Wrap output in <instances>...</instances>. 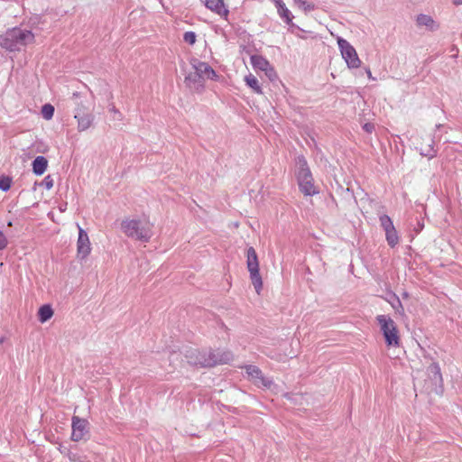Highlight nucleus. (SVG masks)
<instances>
[{
  "instance_id": "nucleus-1",
  "label": "nucleus",
  "mask_w": 462,
  "mask_h": 462,
  "mask_svg": "<svg viewBox=\"0 0 462 462\" xmlns=\"http://www.w3.org/2000/svg\"><path fill=\"white\" fill-rule=\"evenodd\" d=\"M188 362L191 365L201 366H214L220 364H226L233 360V354L229 351L208 350L199 352L190 350L186 355Z\"/></svg>"
},
{
  "instance_id": "nucleus-2",
  "label": "nucleus",
  "mask_w": 462,
  "mask_h": 462,
  "mask_svg": "<svg viewBox=\"0 0 462 462\" xmlns=\"http://www.w3.org/2000/svg\"><path fill=\"white\" fill-rule=\"evenodd\" d=\"M34 42V34L28 30L13 28L0 36V45L10 51H18L22 46L31 44Z\"/></svg>"
},
{
  "instance_id": "nucleus-3",
  "label": "nucleus",
  "mask_w": 462,
  "mask_h": 462,
  "mask_svg": "<svg viewBox=\"0 0 462 462\" xmlns=\"http://www.w3.org/2000/svg\"><path fill=\"white\" fill-rule=\"evenodd\" d=\"M121 228L128 237L142 242H148L152 236V224L148 220L125 219Z\"/></svg>"
},
{
  "instance_id": "nucleus-4",
  "label": "nucleus",
  "mask_w": 462,
  "mask_h": 462,
  "mask_svg": "<svg viewBox=\"0 0 462 462\" xmlns=\"http://www.w3.org/2000/svg\"><path fill=\"white\" fill-rule=\"evenodd\" d=\"M298 166V182L302 193L306 196H312L318 193L316 187L313 184V179L310 169L307 166V162L304 157L300 156L297 158Z\"/></svg>"
},
{
  "instance_id": "nucleus-5",
  "label": "nucleus",
  "mask_w": 462,
  "mask_h": 462,
  "mask_svg": "<svg viewBox=\"0 0 462 462\" xmlns=\"http://www.w3.org/2000/svg\"><path fill=\"white\" fill-rule=\"evenodd\" d=\"M376 320L380 329L384 337L388 346H398L400 345V337L397 326L393 319L386 315H378Z\"/></svg>"
},
{
  "instance_id": "nucleus-6",
  "label": "nucleus",
  "mask_w": 462,
  "mask_h": 462,
  "mask_svg": "<svg viewBox=\"0 0 462 462\" xmlns=\"http://www.w3.org/2000/svg\"><path fill=\"white\" fill-rule=\"evenodd\" d=\"M428 378L424 382V391L428 393H436L438 395L443 393V380L440 368L438 364L432 363L427 369Z\"/></svg>"
},
{
  "instance_id": "nucleus-7",
  "label": "nucleus",
  "mask_w": 462,
  "mask_h": 462,
  "mask_svg": "<svg viewBox=\"0 0 462 462\" xmlns=\"http://www.w3.org/2000/svg\"><path fill=\"white\" fill-rule=\"evenodd\" d=\"M246 258L247 269L250 273L252 283L256 292L259 294L263 287V281L259 273V262L257 254L254 247H249L247 249Z\"/></svg>"
},
{
  "instance_id": "nucleus-8",
  "label": "nucleus",
  "mask_w": 462,
  "mask_h": 462,
  "mask_svg": "<svg viewBox=\"0 0 462 462\" xmlns=\"http://www.w3.org/2000/svg\"><path fill=\"white\" fill-rule=\"evenodd\" d=\"M337 44L341 51L343 59L346 60L348 68L356 69L361 65V60L358 58L355 48L345 39L338 38Z\"/></svg>"
},
{
  "instance_id": "nucleus-9",
  "label": "nucleus",
  "mask_w": 462,
  "mask_h": 462,
  "mask_svg": "<svg viewBox=\"0 0 462 462\" xmlns=\"http://www.w3.org/2000/svg\"><path fill=\"white\" fill-rule=\"evenodd\" d=\"M76 105L74 118L78 121V130L83 132L91 126L94 116L88 106L78 102H76Z\"/></svg>"
},
{
  "instance_id": "nucleus-10",
  "label": "nucleus",
  "mask_w": 462,
  "mask_h": 462,
  "mask_svg": "<svg viewBox=\"0 0 462 462\" xmlns=\"http://www.w3.org/2000/svg\"><path fill=\"white\" fill-rule=\"evenodd\" d=\"M72 433L71 439L73 441H79L85 439L88 436V422L85 419L78 416L72 418Z\"/></svg>"
},
{
  "instance_id": "nucleus-11",
  "label": "nucleus",
  "mask_w": 462,
  "mask_h": 462,
  "mask_svg": "<svg viewBox=\"0 0 462 462\" xmlns=\"http://www.w3.org/2000/svg\"><path fill=\"white\" fill-rule=\"evenodd\" d=\"M245 373L250 380L258 387L270 389L273 385V381L264 377L262 371L255 365H246Z\"/></svg>"
},
{
  "instance_id": "nucleus-12",
  "label": "nucleus",
  "mask_w": 462,
  "mask_h": 462,
  "mask_svg": "<svg viewBox=\"0 0 462 462\" xmlns=\"http://www.w3.org/2000/svg\"><path fill=\"white\" fill-rule=\"evenodd\" d=\"M78 227H79V238H78V242H77L78 255L80 258L84 259L89 254V253L91 251L90 242H89V238H88L87 232L84 229H82L79 225H78Z\"/></svg>"
},
{
  "instance_id": "nucleus-13",
  "label": "nucleus",
  "mask_w": 462,
  "mask_h": 462,
  "mask_svg": "<svg viewBox=\"0 0 462 462\" xmlns=\"http://www.w3.org/2000/svg\"><path fill=\"white\" fill-rule=\"evenodd\" d=\"M192 69L205 81L206 79H215L217 76L215 70L206 62L195 60Z\"/></svg>"
},
{
  "instance_id": "nucleus-14",
  "label": "nucleus",
  "mask_w": 462,
  "mask_h": 462,
  "mask_svg": "<svg viewBox=\"0 0 462 462\" xmlns=\"http://www.w3.org/2000/svg\"><path fill=\"white\" fill-rule=\"evenodd\" d=\"M184 83L193 92L200 93L204 88V81L195 70L189 71L185 77Z\"/></svg>"
},
{
  "instance_id": "nucleus-15",
  "label": "nucleus",
  "mask_w": 462,
  "mask_h": 462,
  "mask_svg": "<svg viewBox=\"0 0 462 462\" xmlns=\"http://www.w3.org/2000/svg\"><path fill=\"white\" fill-rule=\"evenodd\" d=\"M209 10L219 15L226 16L228 10L226 8L223 0H201Z\"/></svg>"
},
{
  "instance_id": "nucleus-16",
  "label": "nucleus",
  "mask_w": 462,
  "mask_h": 462,
  "mask_svg": "<svg viewBox=\"0 0 462 462\" xmlns=\"http://www.w3.org/2000/svg\"><path fill=\"white\" fill-rule=\"evenodd\" d=\"M277 7L279 15L284 19V21L291 25H294L292 23V14L291 11L286 7L282 0H273Z\"/></svg>"
},
{
  "instance_id": "nucleus-17",
  "label": "nucleus",
  "mask_w": 462,
  "mask_h": 462,
  "mask_svg": "<svg viewBox=\"0 0 462 462\" xmlns=\"http://www.w3.org/2000/svg\"><path fill=\"white\" fill-rule=\"evenodd\" d=\"M48 166V161L43 156H37L32 162V171L36 175H42L44 173Z\"/></svg>"
},
{
  "instance_id": "nucleus-18",
  "label": "nucleus",
  "mask_w": 462,
  "mask_h": 462,
  "mask_svg": "<svg viewBox=\"0 0 462 462\" xmlns=\"http://www.w3.org/2000/svg\"><path fill=\"white\" fill-rule=\"evenodd\" d=\"M251 62L254 69H260L262 71L269 69V67L271 66L266 59L259 55H253L251 57Z\"/></svg>"
},
{
  "instance_id": "nucleus-19",
  "label": "nucleus",
  "mask_w": 462,
  "mask_h": 462,
  "mask_svg": "<svg viewBox=\"0 0 462 462\" xmlns=\"http://www.w3.org/2000/svg\"><path fill=\"white\" fill-rule=\"evenodd\" d=\"M418 26H425L430 30H434L436 28L435 21L431 16L427 14H419L416 19Z\"/></svg>"
},
{
  "instance_id": "nucleus-20",
  "label": "nucleus",
  "mask_w": 462,
  "mask_h": 462,
  "mask_svg": "<svg viewBox=\"0 0 462 462\" xmlns=\"http://www.w3.org/2000/svg\"><path fill=\"white\" fill-rule=\"evenodd\" d=\"M53 315V310L49 305H43L40 308L38 311L39 320L42 323L49 320Z\"/></svg>"
},
{
  "instance_id": "nucleus-21",
  "label": "nucleus",
  "mask_w": 462,
  "mask_h": 462,
  "mask_svg": "<svg viewBox=\"0 0 462 462\" xmlns=\"http://www.w3.org/2000/svg\"><path fill=\"white\" fill-rule=\"evenodd\" d=\"M294 5L304 13H309L315 9V5L307 0H293Z\"/></svg>"
},
{
  "instance_id": "nucleus-22",
  "label": "nucleus",
  "mask_w": 462,
  "mask_h": 462,
  "mask_svg": "<svg viewBox=\"0 0 462 462\" xmlns=\"http://www.w3.org/2000/svg\"><path fill=\"white\" fill-rule=\"evenodd\" d=\"M245 80L246 82V84L254 89V92L260 94L262 93V89L260 88V85H259V81L258 79L252 74L246 76L245 78Z\"/></svg>"
},
{
  "instance_id": "nucleus-23",
  "label": "nucleus",
  "mask_w": 462,
  "mask_h": 462,
  "mask_svg": "<svg viewBox=\"0 0 462 462\" xmlns=\"http://www.w3.org/2000/svg\"><path fill=\"white\" fill-rule=\"evenodd\" d=\"M420 154L424 157L433 158L436 155V152L433 148V141L432 140H430V143L427 145L421 146L420 148Z\"/></svg>"
},
{
  "instance_id": "nucleus-24",
  "label": "nucleus",
  "mask_w": 462,
  "mask_h": 462,
  "mask_svg": "<svg viewBox=\"0 0 462 462\" xmlns=\"http://www.w3.org/2000/svg\"><path fill=\"white\" fill-rule=\"evenodd\" d=\"M387 243L390 246L393 247L395 246L399 242V237L397 235L396 230H390L385 233Z\"/></svg>"
},
{
  "instance_id": "nucleus-25",
  "label": "nucleus",
  "mask_w": 462,
  "mask_h": 462,
  "mask_svg": "<svg viewBox=\"0 0 462 462\" xmlns=\"http://www.w3.org/2000/svg\"><path fill=\"white\" fill-rule=\"evenodd\" d=\"M54 107L50 104H45L42 107V115L43 118L50 120L53 116Z\"/></svg>"
},
{
  "instance_id": "nucleus-26",
  "label": "nucleus",
  "mask_w": 462,
  "mask_h": 462,
  "mask_svg": "<svg viewBox=\"0 0 462 462\" xmlns=\"http://www.w3.org/2000/svg\"><path fill=\"white\" fill-rule=\"evenodd\" d=\"M11 179L9 177H1L0 178V189L4 191H7L11 187Z\"/></svg>"
},
{
  "instance_id": "nucleus-27",
  "label": "nucleus",
  "mask_w": 462,
  "mask_h": 462,
  "mask_svg": "<svg viewBox=\"0 0 462 462\" xmlns=\"http://www.w3.org/2000/svg\"><path fill=\"white\" fill-rule=\"evenodd\" d=\"M185 42L193 45L196 42V34L193 32H186L183 35Z\"/></svg>"
},
{
  "instance_id": "nucleus-28",
  "label": "nucleus",
  "mask_w": 462,
  "mask_h": 462,
  "mask_svg": "<svg viewBox=\"0 0 462 462\" xmlns=\"http://www.w3.org/2000/svg\"><path fill=\"white\" fill-rule=\"evenodd\" d=\"M53 179L51 175L46 176L42 181V185L47 189H51L53 187Z\"/></svg>"
},
{
  "instance_id": "nucleus-29",
  "label": "nucleus",
  "mask_w": 462,
  "mask_h": 462,
  "mask_svg": "<svg viewBox=\"0 0 462 462\" xmlns=\"http://www.w3.org/2000/svg\"><path fill=\"white\" fill-rule=\"evenodd\" d=\"M393 221L387 215H383L380 217V223L383 230L387 229L388 225H390Z\"/></svg>"
},
{
  "instance_id": "nucleus-30",
  "label": "nucleus",
  "mask_w": 462,
  "mask_h": 462,
  "mask_svg": "<svg viewBox=\"0 0 462 462\" xmlns=\"http://www.w3.org/2000/svg\"><path fill=\"white\" fill-rule=\"evenodd\" d=\"M8 242L5 234L0 230V250H3L6 247Z\"/></svg>"
},
{
  "instance_id": "nucleus-31",
  "label": "nucleus",
  "mask_w": 462,
  "mask_h": 462,
  "mask_svg": "<svg viewBox=\"0 0 462 462\" xmlns=\"http://www.w3.org/2000/svg\"><path fill=\"white\" fill-rule=\"evenodd\" d=\"M265 75L271 79V80H273L276 79V73L274 71V69H273L272 66L269 67V69H266L265 71Z\"/></svg>"
},
{
  "instance_id": "nucleus-32",
  "label": "nucleus",
  "mask_w": 462,
  "mask_h": 462,
  "mask_svg": "<svg viewBox=\"0 0 462 462\" xmlns=\"http://www.w3.org/2000/svg\"><path fill=\"white\" fill-rule=\"evenodd\" d=\"M364 130L367 133H372L374 129V125L371 123H366L363 126Z\"/></svg>"
},
{
  "instance_id": "nucleus-33",
  "label": "nucleus",
  "mask_w": 462,
  "mask_h": 462,
  "mask_svg": "<svg viewBox=\"0 0 462 462\" xmlns=\"http://www.w3.org/2000/svg\"><path fill=\"white\" fill-rule=\"evenodd\" d=\"M110 111L115 114V117H114L115 119H118V120L122 119L121 113L115 106L111 107Z\"/></svg>"
},
{
  "instance_id": "nucleus-34",
  "label": "nucleus",
  "mask_w": 462,
  "mask_h": 462,
  "mask_svg": "<svg viewBox=\"0 0 462 462\" xmlns=\"http://www.w3.org/2000/svg\"><path fill=\"white\" fill-rule=\"evenodd\" d=\"M68 457H69V460L72 462H76L78 460L77 455L74 453L69 452L68 454Z\"/></svg>"
},
{
  "instance_id": "nucleus-35",
  "label": "nucleus",
  "mask_w": 462,
  "mask_h": 462,
  "mask_svg": "<svg viewBox=\"0 0 462 462\" xmlns=\"http://www.w3.org/2000/svg\"><path fill=\"white\" fill-rule=\"evenodd\" d=\"M394 229H395V228H394L393 224V222H392L390 225H388L387 229H385L384 231H385V233H386V232H388V231H390V230L392 231V230H394Z\"/></svg>"
},
{
  "instance_id": "nucleus-36",
  "label": "nucleus",
  "mask_w": 462,
  "mask_h": 462,
  "mask_svg": "<svg viewBox=\"0 0 462 462\" xmlns=\"http://www.w3.org/2000/svg\"><path fill=\"white\" fill-rule=\"evenodd\" d=\"M454 5H462V0H453Z\"/></svg>"
},
{
  "instance_id": "nucleus-37",
  "label": "nucleus",
  "mask_w": 462,
  "mask_h": 462,
  "mask_svg": "<svg viewBox=\"0 0 462 462\" xmlns=\"http://www.w3.org/2000/svg\"><path fill=\"white\" fill-rule=\"evenodd\" d=\"M366 73H367V76H368L369 79H374V78L372 77V73H371L369 69H366Z\"/></svg>"
},
{
  "instance_id": "nucleus-38",
  "label": "nucleus",
  "mask_w": 462,
  "mask_h": 462,
  "mask_svg": "<svg viewBox=\"0 0 462 462\" xmlns=\"http://www.w3.org/2000/svg\"><path fill=\"white\" fill-rule=\"evenodd\" d=\"M78 97H79V94H78V93H74V94H73V97H74V98H77Z\"/></svg>"
}]
</instances>
